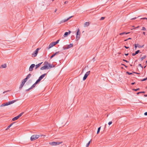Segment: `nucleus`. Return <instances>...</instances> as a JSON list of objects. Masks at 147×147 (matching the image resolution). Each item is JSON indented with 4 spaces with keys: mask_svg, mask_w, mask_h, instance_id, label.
Returning <instances> with one entry per match:
<instances>
[{
    "mask_svg": "<svg viewBox=\"0 0 147 147\" xmlns=\"http://www.w3.org/2000/svg\"><path fill=\"white\" fill-rule=\"evenodd\" d=\"M44 66L40 68L41 70L50 69L55 66V65H51V63H49V62L47 61H46L44 63Z\"/></svg>",
    "mask_w": 147,
    "mask_h": 147,
    "instance_id": "obj_1",
    "label": "nucleus"
},
{
    "mask_svg": "<svg viewBox=\"0 0 147 147\" xmlns=\"http://www.w3.org/2000/svg\"><path fill=\"white\" fill-rule=\"evenodd\" d=\"M39 137L38 135H32L30 138V140L31 141L37 139Z\"/></svg>",
    "mask_w": 147,
    "mask_h": 147,
    "instance_id": "obj_2",
    "label": "nucleus"
},
{
    "mask_svg": "<svg viewBox=\"0 0 147 147\" xmlns=\"http://www.w3.org/2000/svg\"><path fill=\"white\" fill-rule=\"evenodd\" d=\"M73 45L72 44H70L69 45H67L64 46L63 47V50H65V49H69L71 47H73Z\"/></svg>",
    "mask_w": 147,
    "mask_h": 147,
    "instance_id": "obj_3",
    "label": "nucleus"
},
{
    "mask_svg": "<svg viewBox=\"0 0 147 147\" xmlns=\"http://www.w3.org/2000/svg\"><path fill=\"white\" fill-rule=\"evenodd\" d=\"M80 29H77V32L76 33V40H78L80 38Z\"/></svg>",
    "mask_w": 147,
    "mask_h": 147,
    "instance_id": "obj_4",
    "label": "nucleus"
},
{
    "mask_svg": "<svg viewBox=\"0 0 147 147\" xmlns=\"http://www.w3.org/2000/svg\"><path fill=\"white\" fill-rule=\"evenodd\" d=\"M39 49V48H37L36 50L34 52V53L32 54V57H35L36 56L38 53Z\"/></svg>",
    "mask_w": 147,
    "mask_h": 147,
    "instance_id": "obj_5",
    "label": "nucleus"
},
{
    "mask_svg": "<svg viewBox=\"0 0 147 147\" xmlns=\"http://www.w3.org/2000/svg\"><path fill=\"white\" fill-rule=\"evenodd\" d=\"M54 42H53L50 44V45H49V47H48V49H49L50 48L52 47L53 46H55V45H56V44H55V43Z\"/></svg>",
    "mask_w": 147,
    "mask_h": 147,
    "instance_id": "obj_6",
    "label": "nucleus"
},
{
    "mask_svg": "<svg viewBox=\"0 0 147 147\" xmlns=\"http://www.w3.org/2000/svg\"><path fill=\"white\" fill-rule=\"evenodd\" d=\"M35 66V65L34 64H31L30 67L29 69V71H32L33 70V68Z\"/></svg>",
    "mask_w": 147,
    "mask_h": 147,
    "instance_id": "obj_7",
    "label": "nucleus"
},
{
    "mask_svg": "<svg viewBox=\"0 0 147 147\" xmlns=\"http://www.w3.org/2000/svg\"><path fill=\"white\" fill-rule=\"evenodd\" d=\"M73 16H71L69 17V18H68L66 20H63L61 21L60 22V24H61V23H62L63 22H66L68 21Z\"/></svg>",
    "mask_w": 147,
    "mask_h": 147,
    "instance_id": "obj_8",
    "label": "nucleus"
},
{
    "mask_svg": "<svg viewBox=\"0 0 147 147\" xmlns=\"http://www.w3.org/2000/svg\"><path fill=\"white\" fill-rule=\"evenodd\" d=\"M10 105L9 102H7L6 103H3V104H2L1 105H0V107H4L6 106H8V105Z\"/></svg>",
    "mask_w": 147,
    "mask_h": 147,
    "instance_id": "obj_9",
    "label": "nucleus"
},
{
    "mask_svg": "<svg viewBox=\"0 0 147 147\" xmlns=\"http://www.w3.org/2000/svg\"><path fill=\"white\" fill-rule=\"evenodd\" d=\"M59 51H58L56 52L55 53H54L53 55H52L50 57V59H51L55 55H57L59 54Z\"/></svg>",
    "mask_w": 147,
    "mask_h": 147,
    "instance_id": "obj_10",
    "label": "nucleus"
},
{
    "mask_svg": "<svg viewBox=\"0 0 147 147\" xmlns=\"http://www.w3.org/2000/svg\"><path fill=\"white\" fill-rule=\"evenodd\" d=\"M71 31H69V32H65L64 34L63 35V36L64 37H66L67 36L68 34H69L71 33Z\"/></svg>",
    "mask_w": 147,
    "mask_h": 147,
    "instance_id": "obj_11",
    "label": "nucleus"
},
{
    "mask_svg": "<svg viewBox=\"0 0 147 147\" xmlns=\"http://www.w3.org/2000/svg\"><path fill=\"white\" fill-rule=\"evenodd\" d=\"M47 74H44L42 75H41L39 78L38 79L40 80L41 81V80L45 76V75H46Z\"/></svg>",
    "mask_w": 147,
    "mask_h": 147,
    "instance_id": "obj_12",
    "label": "nucleus"
},
{
    "mask_svg": "<svg viewBox=\"0 0 147 147\" xmlns=\"http://www.w3.org/2000/svg\"><path fill=\"white\" fill-rule=\"evenodd\" d=\"M42 62L41 63H38V64L36 65V67L35 68V69H37V68H38L39 66H40V65L42 64Z\"/></svg>",
    "mask_w": 147,
    "mask_h": 147,
    "instance_id": "obj_13",
    "label": "nucleus"
},
{
    "mask_svg": "<svg viewBox=\"0 0 147 147\" xmlns=\"http://www.w3.org/2000/svg\"><path fill=\"white\" fill-rule=\"evenodd\" d=\"M25 83L24 82H23L22 81V83L20 85V86L19 87V88L20 89H21L23 87V86L24 85Z\"/></svg>",
    "mask_w": 147,
    "mask_h": 147,
    "instance_id": "obj_14",
    "label": "nucleus"
},
{
    "mask_svg": "<svg viewBox=\"0 0 147 147\" xmlns=\"http://www.w3.org/2000/svg\"><path fill=\"white\" fill-rule=\"evenodd\" d=\"M49 144L51 146H55V142H50L49 143Z\"/></svg>",
    "mask_w": 147,
    "mask_h": 147,
    "instance_id": "obj_15",
    "label": "nucleus"
},
{
    "mask_svg": "<svg viewBox=\"0 0 147 147\" xmlns=\"http://www.w3.org/2000/svg\"><path fill=\"white\" fill-rule=\"evenodd\" d=\"M90 23L89 22H85L84 24V26L86 27L89 26Z\"/></svg>",
    "mask_w": 147,
    "mask_h": 147,
    "instance_id": "obj_16",
    "label": "nucleus"
},
{
    "mask_svg": "<svg viewBox=\"0 0 147 147\" xmlns=\"http://www.w3.org/2000/svg\"><path fill=\"white\" fill-rule=\"evenodd\" d=\"M15 123L13 122V123H11L8 126L7 128L5 130H7L9 129L10 127L14 124Z\"/></svg>",
    "mask_w": 147,
    "mask_h": 147,
    "instance_id": "obj_17",
    "label": "nucleus"
},
{
    "mask_svg": "<svg viewBox=\"0 0 147 147\" xmlns=\"http://www.w3.org/2000/svg\"><path fill=\"white\" fill-rule=\"evenodd\" d=\"M130 32H124L121 33H120L119 34L120 35H122L124 34H129L130 33Z\"/></svg>",
    "mask_w": 147,
    "mask_h": 147,
    "instance_id": "obj_18",
    "label": "nucleus"
},
{
    "mask_svg": "<svg viewBox=\"0 0 147 147\" xmlns=\"http://www.w3.org/2000/svg\"><path fill=\"white\" fill-rule=\"evenodd\" d=\"M17 100H12L11 101H9L10 105H11V104H12L14 103V102H16Z\"/></svg>",
    "mask_w": 147,
    "mask_h": 147,
    "instance_id": "obj_19",
    "label": "nucleus"
},
{
    "mask_svg": "<svg viewBox=\"0 0 147 147\" xmlns=\"http://www.w3.org/2000/svg\"><path fill=\"white\" fill-rule=\"evenodd\" d=\"M7 67V65L6 64H4L1 65V67L2 68H5Z\"/></svg>",
    "mask_w": 147,
    "mask_h": 147,
    "instance_id": "obj_20",
    "label": "nucleus"
},
{
    "mask_svg": "<svg viewBox=\"0 0 147 147\" xmlns=\"http://www.w3.org/2000/svg\"><path fill=\"white\" fill-rule=\"evenodd\" d=\"M88 76H87V75L85 74L83 78V80H86Z\"/></svg>",
    "mask_w": 147,
    "mask_h": 147,
    "instance_id": "obj_21",
    "label": "nucleus"
},
{
    "mask_svg": "<svg viewBox=\"0 0 147 147\" xmlns=\"http://www.w3.org/2000/svg\"><path fill=\"white\" fill-rule=\"evenodd\" d=\"M146 57V55H144L143 57H141L140 58V59L141 61H142L144 59H145Z\"/></svg>",
    "mask_w": 147,
    "mask_h": 147,
    "instance_id": "obj_22",
    "label": "nucleus"
},
{
    "mask_svg": "<svg viewBox=\"0 0 147 147\" xmlns=\"http://www.w3.org/2000/svg\"><path fill=\"white\" fill-rule=\"evenodd\" d=\"M62 143V142H55L56 145H59V144H61Z\"/></svg>",
    "mask_w": 147,
    "mask_h": 147,
    "instance_id": "obj_23",
    "label": "nucleus"
},
{
    "mask_svg": "<svg viewBox=\"0 0 147 147\" xmlns=\"http://www.w3.org/2000/svg\"><path fill=\"white\" fill-rule=\"evenodd\" d=\"M31 76V75L30 74H29L27 76L26 78L28 79Z\"/></svg>",
    "mask_w": 147,
    "mask_h": 147,
    "instance_id": "obj_24",
    "label": "nucleus"
},
{
    "mask_svg": "<svg viewBox=\"0 0 147 147\" xmlns=\"http://www.w3.org/2000/svg\"><path fill=\"white\" fill-rule=\"evenodd\" d=\"M36 84H35V83L30 87V88H31V89H32L34 87H35Z\"/></svg>",
    "mask_w": 147,
    "mask_h": 147,
    "instance_id": "obj_25",
    "label": "nucleus"
},
{
    "mask_svg": "<svg viewBox=\"0 0 147 147\" xmlns=\"http://www.w3.org/2000/svg\"><path fill=\"white\" fill-rule=\"evenodd\" d=\"M137 45H138V47L139 48H142L144 47V45H143L142 46H141L139 45L138 44H137Z\"/></svg>",
    "mask_w": 147,
    "mask_h": 147,
    "instance_id": "obj_26",
    "label": "nucleus"
},
{
    "mask_svg": "<svg viewBox=\"0 0 147 147\" xmlns=\"http://www.w3.org/2000/svg\"><path fill=\"white\" fill-rule=\"evenodd\" d=\"M100 128H101V127L98 128V130H97V134H98L99 133V132H100Z\"/></svg>",
    "mask_w": 147,
    "mask_h": 147,
    "instance_id": "obj_27",
    "label": "nucleus"
},
{
    "mask_svg": "<svg viewBox=\"0 0 147 147\" xmlns=\"http://www.w3.org/2000/svg\"><path fill=\"white\" fill-rule=\"evenodd\" d=\"M40 81V80H39V79H38L36 81V82H35V84H37Z\"/></svg>",
    "mask_w": 147,
    "mask_h": 147,
    "instance_id": "obj_28",
    "label": "nucleus"
},
{
    "mask_svg": "<svg viewBox=\"0 0 147 147\" xmlns=\"http://www.w3.org/2000/svg\"><path fill=\"white\" fill-rule=\"evenodd\" d=\"M90 71H88L85 74L87 75V76H88L90 74Z\"/></svg>",
    "mask_w": 147,
    "mask_h": 147,
    "instance_id": "obj_29",
    "label": "nucleus"
},
{
    "mask_svg": "<svg viewBox=\"0 0 147 147\" xmlns=\"http://www.w3.org/2000/svg\"><path fill=\"white\" fill-rule=\"evenodd\" d=\"M145 92L144 91L140 92L137 93V94H138L140 93H144Z\"/></svg>",
    "mask_w": 147,
    "mask_h": 147,
    "instance_id": "obj_30",
    "label": "nucleus"
},
{
    "mask_svg": "<svg viewBox=\"0 0 147 147\" xmlns=\"http://www.w3.org/2000/svg\"><path fill=\"white\" fill-rule=\"evenodd\" d=\"M17 117H14L12 119V120L13 121H15L16 120H17Z\"/></svg>",
    "mask_w": 147,
    "mask_h": 147,
    "instance_id": "obj_31",
    "label": "nucleus"
},
{
    "mask_svg": "<svg viewBox=\"0 0 147 147\" xmlns=\"http://www.w3.org/2000/svg\"><path fill=\"white\" fill-rule=\"evenodd\" d=\"M27 79L26 78H25L23 80H22V81L23 82H24V83H25V82L27 81Z\"/></svg>",
    "mask_w": 147,
    "mask_h": 147,
    "instance_id": "obj_32",
    "label": "nucleus"
},
{
    "mask_svg": "<svg viewBox=\"0 0 147 147\" xmlns=\"http://www.w3.org/2000/svg\"><path fill=\"white\" fill-rule=\"evenodd\" d=\"M140 90V89L139 88H138L136 89H133V90L135 91H137L138 90Z\"/></svg>",
    "mask_w": 147,
    "mask_h": 147,
    "instance_id": "obj_33",
    "label": "nucleus"
},
{
    "mask_svg": "<svg viewBox=\"0 0 147 147\" xmlns=\"http://www.w3.org/2000/svg\"><path fill=\"white\" fill-rule=\"evenodd\" d=\"M24 113L23 112L20 113L19 115H18V116L20 117H21L22 115Z\"/></svg>",
    "mask_w": 147,
    "mask_h": 147,
    "instance_id": "obj_34",
    "label": "nucleus"
},
{
    "mask_svg": "<svg viewBox=\"0 0 147 147\" xmlns=\"http://www.w3.org/2000/svg\"><path fill=\"white\" fill-rule=\"evenodd\" d=\"M24 113L23 112L20 113L19 115H18V116L20 117H21L22 115Z\"/></svg>",
    "mask_w": 147,
    "mask_h": 147,
    "instance_id": "obj_35",
    "label": "nucleus"
},
{
    "mask_svg": "<svg viewBox=\"0 0 147 147\" xmlns=\"http://www.w3.org/2000/svg\"><path fill=\"white\" fill-rule=\"evenodd\" d=\"M90 141L87 144L86 147H88L89 146V144H90Z\"/></svg>",
    "mask_w": 147,
    "mask_h": 147,
    "instance_id": "obj_36",
    "label": "nucleus"
},
{
    "mask_svg": "<svg viewBox=\"0 0 147 147\" xmlns=\"http://www.w3.org/2000/svg\"><path fill=\"white\" fill-rule=\"evenodd\" d=\"M38 136H39V137H42V136H43L44 137H45L46 136V135H41V134H40V135H38Z\"/></svg>",
    "mask_w": 147,
    "mask_h": 147,
    "instance_id": "obj_37",
    "label": "nucleus"
},
{
    "mask_svg": "<svg viewBox=\"0 0 147 147\" xmlns=\"http://www.w3.org/2000/svg\"><path fill=\"white\" fill-rule=\"evenodd\" d=\"M139 53H141V52H140L139 50H137L135 52V53L136 54V55L138 54Z\"/></svg>",
    "mask_w": 147,
    "mask_h": 147,
    "instance_id": "obj_38",
    "label": "nucleus"
},
{
    "mask_svg": "<svg viewBox=\"0 0 147 147\" xmlns=\"http://www.w3.org/2000/svg\"><path fill=\"white\" fill-rule=\"evenodd\" d=\"M141 30L143 31H146V28L144 27H142V29Z\"/></svg>",
    "mask_w": 147,
    "mask_h": 147,
    "instance_id": "obj_39",
    "label": "nucleus"
},
{
    "mask_svg": "<svg viewBox=\"0 0 147 147\" xmlns=\"http://www.w3.org/2000/svg\"><path fill=\"white\" fill-rule=\"evenodd\" d=\"M59 40H57L56 42H55L54 43H55V44H56V45L57 44V43H59Z\"/></svg>",
    "mask_w": 147,
    "mask_h": 147,
    "instance_id": "obj_40",
    "label": "nucleus"
},
{
    "mask_svg": "<svg viewBox=\"0 0 147 147\" xmlns=\"http://www.w3.org/2000/svg\"><path fill=\"white\" fill-rule=\"evenodd\" d=\"M126 73L128 74V75H131L132 74V73H130L128 71H127L126 72Z\"/></svg>",
    "mask_w": 147,
    "mask_h": 147,
    "instance_id": "obj_41",
    "label": "nucleus"
},
{
    "mask_svg": "<svg viewBox=\"0 0 147 147\" xmlns=\"http://www.w3.org/2000/svg\"><path fill=\"white\" fill-rule=\"evenodd\" d=\"M105 18L104 17H102L100 18V20H103Z\"/></svg>",
    "mask_w": 147,
    "mask_h": 147,
    "instance_id": "obj_42",
    "label": "nucleus"
},
{
    "mask_svg": "<svg viewBox=\"0 0 147 147\" xmlns=\"http://www.w3.org/2000/svg\"><path fill=\"white\" fill-rule=\"evenodd\" d=\"M31 88L30 87V88H28V89H27L26 90V91H29L31 89Z\"/></svg>",
    "mask_w": 147,
    "mask_h": 147,
    "instance_id": "obj_43",
    "label": "nucleus"
},
{
    "mask_svg": "<svg viewBox=\"0 0 147 147\" xmlns=\"http://www.w3.org/2000/svg\"><path fill=\"white\" fill-rule=\"evenodd\" d=\"M146 80V78H145L143 79L142 80H141L140 81H145Z\"/></svg>",
    "mask_w": 147,
    "mask_h": 147,
    "instance_id": "obj_44",
    "label": "nucleus"
},
{
    "mask_svg": "<svg viewBox=\"0 0 147 147\" xmlns=\"http://www.w3.org/2000/svg\"><path fill=\"white\" fill-rule=\"evenodd\" d=\"M112 123V121H110L109 122V123H108V124L109 125H110Z\"/></svg>",
    "mask_w": 147,
    "mask_h": 147,
    "instance_id": "obj_45",
    "label": "nucleus"
},
{
    "mask_svg": "<svg viewBox=\"0 0 147 147\" xmlns=\"http://www.w3.org/2000/svg\"><path fill=\"white\" fill-rule=\"evenodd\" d=\"M131 39V38H128V39H126L125 40H124V41H126L127 40H128Z\"/></svg>",
    "mask_w": 147,
    "mask_h": 147,
    "instance_id": "obj_46",
    "label": "nucleus"
},
{
    "mask_svg": "<svg viewBox=\"0 0 147 147\" xmlns=\"http://www.w3.org/2000/svg\"><path fill=\"white\" fill-rule=\"evenodd\" d=\"M139 66H140V67H142V68H143V66H142L141 64H139V65H138Z\"/></svg>",
    "mask_w": 147,
    "mask_h": 147,
    "instance_id": "obj_47",
    "label": "nucleus"
},
{
    "mask_svg": "<svg viewBox=\"0 0 147 147\" xmlns=\"http://www.w3.org/2000/svg\"><path fill=\"white\" fill-rule=\"evenodd\" d=\"M121 65H123V66H125V67L126 68H127V66H126V65H125V64H121Z\"/></svg>",
    "mask_w": 147,
    "mask_h": 147,
    "instance_id": "obj_48",
    "label": "nucleus"
},
{
    "mask_svg": "<svg viewBox=\"0 0 147 147\" xmlns=\"http://www.w3.org/2000/svg\"><path fill=\"white\" fill-rule=\"evenodd\" d=\"M123 61H125V62H126L127 63L128 62V61H127V60H126L123 59Z\"/></svg>",
    "mask_w": 147,
    "mask_h": 147,
    "instance_id": "obj_49",
    "label": "nucleus"
},
{
    "mask_svg": "<svg viewBox=\"0 0 147 147\" xmlns=\"http://www.w3.org/2000/svg\"><path fill=\"white\" fill-rule=\"evenodd\" d=\"M135 47V50L136 49V48H137V47H138V45H137V44H134Z\"/></svg>",
    "mask_w": 147,
    "mask_h": 147,
    "instance_id": "obj_50",
    "label": "nucleus"
},
{
    "mask_svg": "<svg viewBox=\"0 0 147 147\" xmlns=\"http://www.w3.org/2000/svg\"><path fill=\"white\" fill-rule=\"evenodd\" d=\"M9 90H7V91H5L4 92H3V94H5V93L7 92H9Z\"/></svg>",
    "mask_w": 147,
    "mask_h": 147,
    "instance_id": "obj_51",
    "label": "nucleus"
},
{
    "mask_svg": "<svg viewBox=\"0 0 147 147\" xmlns=\"http://www.w3.org/2000/svg\"><path fill=\"white\" fill-rule=\"evenodd\" d=\"M136 55V53H133L132 54V56H135Z\"/></svg>",
    "mask_w": 147,
    "mask_h": 147,
    "instance_id": "obj_52",
    "label": "nucleus"
},
{
    "mask_svg": "<svg viewBox=\"0 0 147 147\" xmlns=\"http://www.w3.org/2000/svg\"><path fill=\"white\" fill-rule=\"evenodd\" d=\"M137 18V17H136V18L135 17V18H131V20H135V19H136Z\"/></svg>",
    "mask_w": 147,
    "mask_h": 147,
    "instance_id": "obj_53",
    "label": "nucleus"
},
{
    "mask_svg": "<svg viewBox=\"0 0 147 147\" xmlns=\"http://www.w3.org/2000/svg\"><path fill=\"white\" fill-rule=\"evenodd\" d=\"M141 19H146L147 20V18H141Z\"/></svg>",
    "mask_w": 147,
    "mask_h": 147,
    "instance_id": "obj_54",
    "label": "nucleus"
},
{
    "mask_svg": "<svg viewBox=\"0 0 147 147\" xmlns=\"http://www.w3.org/2000/svg\"><path fill=\"white\" fill-rule=\"evenodd\" d=\"M126 49H127L129 48V47H126V46H124V47Z\"/></svg>",
    "mask_w": 147,
    "mask_h": 147,
    "instance_id": "obj_55",
    "label": "nucleus"
},
{
    "mask_svg": "<svg viewBox=\"0 0 147 147\" xmlns=\"http://www.w3.org/2000/svg\"><path fill=\"white\" fill-rule=\"evenodd\" d=\"M68 3V1H66L64 3H65V4L67 3Z\"/></svg>",
    "mask_w": 147,
    "mask_h": 147,
    "instance_id": "obj_56",
    "label": "nucleus"
},
{
    "mask_svg": "<svg viewBox=\"0 0 147 147\" xmlns=\"http://www.w3.org/2000/svg\"><path fill=\"white\" fill-rule=\"evenodd\" d=\"M144 115H147V112H146L145 113Z\"/></svg>",
    "mask_w": 147,
    "mask_h": 147,
    "instance_id": "obj_57",
    "label": "nucleus"
},
{
    "mask_svg": "<svg viewBox=\"0 0 147 147\" xmlns=\"http://www.w3.org/2000/svg\"><path fill=\"white\" fill-rule=\"evenodd\" d=\"M129 54L128 53H125L124 55L126 56H127Z\"/></svg>",
    "mask_w": 147,
    "mask_h": 147,
    "instance_id": "obj_58",
    "label": "nucleus"
},
{
    "mask_svg": "<svg viewBox=\"0 0 147 147\" xmlns=\"http://www.w3.org/2000/svg\"><path fill=\"white\" fill-rule=\"evenodd\" d=\"M16 117H17V119H18V118H20V117H19V116L18 115L17 116H16Z\"/></svg>",
    "mask_w": 147,
    "mask_h": 147,
    "instance_id": "obj_59",
    "label": "nucleus"
},
{
    "mask_svg": "<svg viewBox=\"0 0 147 147\" xmlns=\"http://www.w3.org/2000/svg\"><path fill=\"white\" fill-rule=\"evenodd\" d=\"M143 33L144 34V35H145V32H143Z\"/></svg>",
    "mask_w": 147,
    "mask_h": 147,
    "instance_id": "obj_60",
    "label": "nucleus"
},
{
    "mask_svg": "<svg viewBox=\"0 0 147 147\" xmlns=\"http://www.w3.org/2000/svg\"><path fill=\"white\" fill-rule=\"evenodd\" d=\"M135 84V82H132V83H131V85H134V84Z\"/></svg>",
    "mask_w": 147,
    "mask_h": 147,
    "instance_id": "obj_61",
    "label": "nucleus"
},
{
    "mask_svg": "<svg viewBox=\"0 0 147 147\" xmlns=\"http://www.w3.org/2000/svg\"><path fill=\"white\" fill-rule=\"evenodd\" d=\"M144 96L145 97H146L147 96V94H145L144 95Z\"/></svg>",
    "mask_w": 147,
    "mask_h": 147,
    "instance_id": "obj_62",
    "label": "nucleus"
},
{
    "mask_svg": "<svg viewBox=\"0 0 147 147\" xmlns=\"http://www.w3.org/2000/svg\"><path fill=\"white\" fill-rule=\"evenodd\" d=\"M139 27H140V26H138L136 28H138Z\"/></svg>",
    "mask_w": 147,
    "mask_h": 147,
    "instance_id": "obj_63",
    "label": "nucleus"
},
{
    "mask_svg": "<svg viewBox=\"0 0 147 147\" xmlns=\"http://www.w3.org/2000/svg\"><path fill=\"white\" fill-rule=\"evenodd\" d=\"M57 11V9H56L55 11V12H56Z\"/></svg>",
    "mask_w": 147,
    "mask_h": 147,
    "instance_id": "obj_64",
    "label": "nucleus"
}]
</instances>
